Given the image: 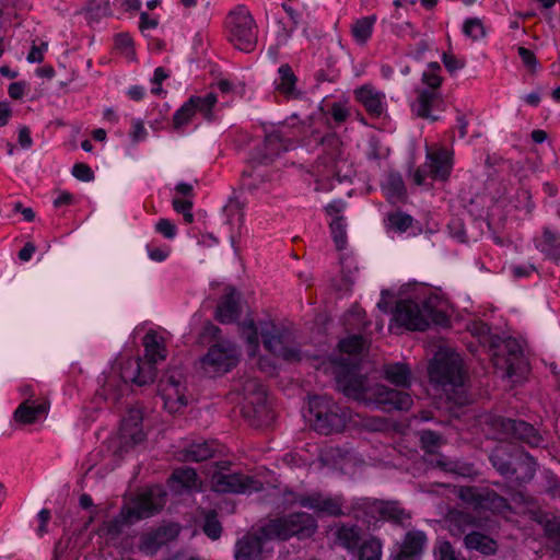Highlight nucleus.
<instances>
[{
  "label": "nucleus",
  "instance_id": "f257e3e1",
  "mask_svg": "<svg viewBox=\"0 0 560 560\" xmlns=\"http://www.w3.org/2000/svg\"><path fill=\"white\" fill-rule=\"evenodd\" d=\"M334 373L338 388L347 397L366 405L375 404L385 411L408 410L412 406V397L407 392L411 385V371L405 363H389L384 366L385 378L401 389L389 388L383 384L370 385L368 378L359 374L358 364L353 362H335Z\"/></svg>",
  "mask_w": 560,
  "mask_h": 560
},
{
  "label": "nucleus",
  "instance_id": "f03ea898",
  "mask_svg": "<svg viewBox=\"0 0 560 560\" xmlns=\"http://www.w3.org/2000/svg\"><path fill=\"white\" fill-rule=\"evenodd\" d=\"M144 360L126 358L119 360V369L113 368L102 386L104 399L117 406L129 392V384L143 386L152 383L156 376L155 365L167 357L165 338L155 330H149L142 340Z\"/></svg>",
  "mask_w": 560,
  "mask_h": 560
},
{
  "label": "nucleus",
  "instance_id": "7ed1b4c3",
  "mask_svg": "<svg viewBox=\"0 0 560 560\" xmlns=\"http://www.w3.org/2000/svg\"><path fill=\"white\" fill-rule=\"evenodd\" d=\"M241 326L250 349V354L255 355L257 353L260 336L264 347L269 353L285 361L300 360V352L294 343L293 330L289 326L273 320L259 322L256 325L253 319L245 320Z\"/></svg>",
  "mask_w": 560,
  "mask_h": 560
},
{
  "label": "nucleus",
  "instance_id": "20e7f679",
  "mask_svg": "<svg viewBox=\"0 0 560 560\" xmlns=\"http://www.w3.org/2000/svg\"><path fill=\"white\" fill-rule=\"evenodd\" d=\"M308 406L314 430L324 435L342 432L352 420L351 411L328 396H314Z\"/></svg>",
  "mask_w": 560,
  "mask_h": 560
},
{
  "label": "nucleus",
  "instance_id": "39448f33",
  "mask_svg": "<svg viewBox=\"0 0 560 560\" xmlns=\"http://www.w3.org/2000/svg\"><path fill=\"white\" fill-rule=\"evenodd\" d=\"M224 31L228 40L237 49L250 52L258 38V26L249 10L238 4L225 16Z\"/></svg>",
  "mask_w": 560,
  "mask_h": 560
},
{
  "label": "nucleus",
  "instance_id": "423d86ee",
  "mask_svg": "<svg viewBox=\"0 0 560 560\" xmlns=\"http://www.w3.org/2000/svg\"><path fill=\"white\" fill-rule=\"evenodd\" d=\"M306 137L305 122H283L265 129L264 152L257 158L259 163H267L282 151L289 150L294 142Z\"/></svg>",
  "mask_w": 560,
  "mask_h": 560
},
{
  "label": "nucleus",
  "instance_id": "0eeeda50",
  "mask_svg": "<svg viewBox=\"0 0 560 560\" xmlns=\"http://www.w3.org/2000/svg\"><path fill=\"white\" fill-rule=\"evenodd\" d=\"M217 104L218 97L212 92L205 95H191L174 113L172 118L173 130L177 133H184L197 114L201 115L207 122H215L218 120Z\"/></svg>",
  "mask_w": 560,
  "mask_h": 560
},
{
  "label": "nucleus",
  "instance_id": "6e6552de",
  "mask_svg": "<svg viewBox=\"0 0 560 560\" xmlns=\"http://www.w3.org/2000/svg\"><path fill=\"white\" fill-rule=\"evenodd\" d=\"M317 528L316 520L308 513L298 512L284 517L270 520L261 526L262 535L268 539L285 540L292 536L310 537Z\"/></svg>",
  "mask_w": 560,
  "mask_h": 560
},
{
  "label": "nucleus",
  "instance_id": "1a4fd4ad",
  "mask_svg": "<svg viewBox=\"0 0 560 560\" xmlns=\"http://www.w3.org/2000/svg\"><path fill=\"white\" fill-rule=\"evenodd\" d=\"M238 361L240 353L235 343L230 340H218L199 359V368L205 375L215 377L232 371Z\"/></svg>",
  "mask_w": 560,
  "mask_h": 560
},
{
  "label": "nucleus",
  "instance_id": "9d476101",
  "mask_svg": "<svg viewBox=\"0 0 560 560\" xmlns=\"http://www.w3.org/2000/svg\"><path fill=\"white\" fill-rule=\"evenodd\" d=\"M165 502L166 493L161 487H149L124 504L121 508L122 518L127 523L133 524L140 520L151 517L163 509Z\"/></svg>",
  "mask_w": 560,
  "mask_h": 560
},
{
  "label": "nucleus",
  "instance_id": "9b49d317",
  "mask_svg": "<svg viewBox=\"0 0 560 560\" xmlns=\"http://www.w3.org/2000/svg\"><path fill=\"white\" fill-rule=\"evenodd\" d=\"M354 518L371 523L378 518L390 521L396 524H404L410 515L400 506L397 501H381L370 498L354 500Z\"/></svg>",
  "mask_w": 560,
  "mask_h": 560
},
{
  "label": "nucleus",
  "instance_id": "f8f14e48",
  "mask_svg": "<svg viewBox=\"0 0 560 560\" xmlns=\"http://www.w3.org/2000/svg\"><path fill=\"white\" fill-rule=\"evenodd\" d=\"M486 423L499 440L520 441L530 446H538L541 438L536 429L522 420H513L501 416H490Z\"/></svg>",
  "mask_w": 560,
  "mask_h": 560
},
{
  "label": "nucleus",
  "instance_id": "ddd939ff",
  "mask_svg": "<svg viewBox=\"0 0 560 560\" xmlns=\"http://www.w3.org/2000/svg\"><path fill=\"white\" fill-rule=\"evenodd\" d=\"M429 376L441 385H462L464 373L460 357L454 352H438L429 364Z\"/></svg>",
  "mask_w": 560,
  "mask_h": 560
},
{
  "label": "nucleus",
  "instance_id": "4468645a",
  "mask_svg": "<svg viewBox=\"0 0 560 560\" xmlns=\"http://www.w3.org/2000/svg\"><path fill=\"white\" fill-rule=\"evenodd\" d=\"M490 462L502 476H512L517 471L516 466L524 468V475L517 477L521 481H527L534 477L536 464L533 457L523 451H516L514 454H508L501 447H498L490 455Z\"/></svg>",
  "mask_w": 560,
  "mask_h": 560
},
{
  "label": "nucleus",
  "instance_id": "2eb2a0df",
  "mask_svg": "<svg viewBox=\"0 0 560 560\" xmlns=\"http://www.w3.org/2000/svg\"><path fill=\"white\" fill-rule=\"evenodd\" d=\"M296 502L301 506L313 510L317 514H326L329 516L350 514L354 516V512H359V510H354V501L349 508L345 504L342 495H324L319 492H313L299 495Z\"/></svg>",
  "mask_w": 560,
  "mask_h": 560
},
{
  "label": "nucleus",
  "instance_id": "dca6fc26",
  "mask_svg": "<svg viewBox=\"0 0 560 560\" xmlns=\"http://www.w3.org/2000/svg\"><path fill=\"white\" fill-rule=\"evenodd\" d=\"M212 488L217 492L250 493L262 489V482L243 472L219 471L212 476Z\"/></svg>",
  "mask_w": 560,
  "mask_h": 560
},
{
  "label": "nucleus",
  "instance_id": "f3484780",
  "mask_svg": "<svg viewBox=\"0 0 560 560\" xmlns=\"http://www.w3.org/2000/svg\"><path fill=\"white\" fill-rule=\"evenodd\" d=\"M458 497L463 502L472 505L476 510H489L493 513H503L509 509L506 499L490 489L460 487Z\"/></svg>",
  "mask_w": 560,
  "mask_h": 560
},
{
  "label": "nucleus",
  "instance_id": "a211bd4d",
  "mask_svg": "<svg viewBox=\"0 0 560 560\" xmlns=\"http://www.w3.org/2000/svg\"><path fill=\"white\" fill-rule=\"evenodd\" d=\"M244 404L242 410L246 417L264 420L269 416L267 393L264 385L256 378H248L244 386Z\"/></svg>",
  "mask_w": 560,
  "mask_h": 560
},
{
  "label": "nucleus",
  "instance_id": "6ab92c4d",
  "mask_svg": "<svg viewBox=\"0 0 560 560\" xmlns=\"http://www.w3.org/2000/svg\"><path fill=\"white\" fill-rule=\"evenodd\" d=\"M180 533V526L176 523L163 524L151 528L140 536L139 550L145 555H155L163 546L175 540Z\"/></svg>",
  "mask_w": 560,
  "mask_h": 560
},
{
  "label": "nucleus",
  "instance_id": "aec40b11",
  "mask_svg": "<svg viewBox=\"0 0 560 560\" xmlns=\"http://www.w3.org/2000/svg\"><path fill=\"white\" fill-rule=\"evenodd\" d=\"M453 150L443 145L427 148L425 167L429 170V176L434 180H447L453 170Z\"/></svg>",
  "mask_w": 560,
  "mask_h": 560
},
{
  "label": "nucleus",
  "instance_id": "412c9836",
  "mask_svg": "<svg viewBox=\"0 0 560 560\" xmlns=\"http://www.w3.org/2000/svg\"><path fill=\"white\" fill-rule=\"evenodd\" d=\"M160 392L165 409L171 413L180 412L187 406L186 386L180 375H170L160 382Z\"/></svg>",
  "mask_w": 560,
  "mask_h": 560
},
{
  "label": "nucleus",
  "instance_id": "4be33fe9",
  "mask_svg": "<svg viewBox=\"0 0 560 560\" xmlns=\"http://www.w3.org/2000/svg\"><path fill=\"white\" fill-rule=\"evenodd\" d=\"M142 420V411L138 407L130 408L122 418L119 429V439L124 448L136 446L145 440Z\"/></svg>",
  "mask_w": 560,
  "mask_h": 560
},
{
  "label": "nucleus",
  "instance_id": "5701e85b",
  "mask_svg": "<svg viewBox=\"0 0 560 560\" xmlns=\"http://www.w3.org/2000/svg\"><path fill=\"white\" fill-rule=\"evenodd\" d=\"M395 319L408 330L423 331L428 328V318L420 304L410 300H402L397 303Z\"/></svg>",
  "mask_w": 560,
  "mask_h": 560
},
{
  "label": "nucleus",
  "instance_id": "b1692460",
  "mask_svg": "<svg viewBox=\"0 0 560 560\" xmlns=\"http://www.w3.org/2000/svg\"><path fill=\"white\" fill-rule=\"evenodd\" d=\"M298 82L299 79L292 67L289 63L281 65L273 80L275 97L287 102L300 98L302 91L298 88Z\"/></svg>",
  "mask_w": 560,
  "mask_h": 560
},
{
  "label": "nucleus",
  "instance_id": "393cba45",
  "mask_svg": "<svg viewBox=\"0 0 560 560\" xmlns=\"http://www.w3.org/2000/svg\"><path fill=\"white\" fill-rule=\"evenodd\" d=\"M354 98L372 118H380L387 109L385 93L371 84H364L355 89Z\"/></svg>",
  "mask_w": 560,
  "mask_h": 560
},
{
  "label": "nucleus",
  "instance_id": "a878e982",
  "mask_svg": "<svg viewBox=\"0 0 560 560\" xmlns=\"http://www.w3.org/2000/svg\"><path fill=\"white\" fill-rule=\"evenodd\" d=\"M49 402L45 398H27L21 402L13 413L15 422L26 425L45 418L48 413Z\"/></svg>",
  "mask_w": 560,
  "mask_h": 560
},
{
  "label": "nucleus",
  "instance_id": "bb28decb",
  "mask_svg": "<svg viewBox=\"0 0 560 560\" xmlns=\"http://www.w3.org/2000/svg\"><path fill=\"white\" fill-rule=\"evenodd\" d=\"M241 314L240 296L235 289L228 287L218 303L215 319L221 324L234 323Z\"/></svg>",
  "mask_w": 560,
  "mask_h": 560
},
{
  "label": "nucleus",
  "instance_id": "cd10ccee",
  "mask_svg": "<svg viewBox=\"0 0 560 560\" xmlns=\"http://www.w3.org/2000/svg\"><path fill=\"white\" fill-rule=\"evenodd\" d=\"M262 540H269L261 533V527L257 532H249L236 544V560H257L262 548Z\"/></svg>",
  "mask_w": 560,
  "mask_h": 560
},
{
  "label": "nucleus",
  "instance_id": "c85d7f7f",
  "mask_svg": "<svg viewBox=\"0 0 560 560\" xmlns=\"http://www.w3.org/2000/svg\"><path fill=\"white\" fill-rule=\"evenodd\" d=\"M427 545V535L421 530H410L405 535L396 560H415Z\"/></svg>",
  "mask_w": 560,
  "mask_h": 560
},
{
  "label": "nucleus",
  "instance_id": "c756f323",
  "mask_svg": "<svg viewBox=\"0 0 560 560\" xmlns=\"http://www.w3.org/2000/svg\"><path fill=\"white\" fill-rule=\"evenodd\" d=\"M442 102L443 98L441 91L421 89L418 90L416 103L417 115L421 118L430 119L432 121L438 120V117L432 115V110L438 108Z\"/></svg>",
  "mask_w": 560,
  "mask_h": 560
},
{
  "label": "nucleus",
  "instance_id": "7c9ffc66",
  "mask_svg": "<svg viewBox=\"0 0 560 560\" xmlns=\"http://www.w3.org/2000/svg\"><path fill=\"white\" fill-rule=\"evenodd\" d=\"M536 248L552 261L560 257V233H556L549 228L542 230L540 237L535 240Z\"/></svg>",
  "mask_w": 560,
  "mask_h": 560
},
{
  "label": "nucleus",
  "instance_id": "2f4dec72",
  "mask_svg": "<svg viewBox=\"0 0 560 560\" xmlns=\"http://www.w3.org/2000/svg\"><path fill=\"white\" fill-rule=\"evenodd\" d=\"M464 544L466 548L486 556L494 555L498 549L495 540L479 532L468 533L464 538Z\"/></svg>",
  "mask_w": 560,
  "mask_h": 560
},
{
  "label": "nucleus",
  "instance_id": "473e14b6",
  "mask_svg": "<svg viewBox=\"0 0 560 560\" xmlns=\"http://www.w3.org/2000/svg\"><path fill=\"white\" fill-rule=\"evenodd\" d=\"M450 533L453 536L460 537L468 529L478 526V520L469 512L454 511L448 516Z\"/></svg>",
  "mask_w": 560,
  "mask_h": 560
},
{
  "label": "nucleus",
  "instance_id": "72a5a7b5",
  "mask_svg": "<svg viewBox=\"0 0 560 560\" xmlns=\"http://www.w3.org/2000/svg\"><path fill=\"white\" fill-rule=\"evenodd\" d=\"M376 21L377 18L374 14L354 21L351 26V35L358 45H365L370 40Z\"/></svg>",
  "mask_w": 560,
  "mask_h": 560
},
{
  "label": "nucleus",
  "instance_id": "f704fd0d",
  "mask_svg": "<svg viewBox=\"0 0 560 560\" xmlns=\"http://www.w3.org/2000/svg\"><path fill=\"white\" fill-rule=\"evenodd\" d=\"M383 190L388 201H400L406 196V187L401 175L389 173L383 184Z\"/></svg>",
  "mask_w": 560,
  "mask_h": 560
},
{
  "label": "nucleus",
  "instance_id": "c9c22d12",
  "mask_svg": "<svg viewBox=\"0 0 560 560\" xmlns=\"http://www.w3.org/2000/svg\"><path fill=\"white\" fill-rule=\"evenodd\" d=\"M218 451V444L214 441H203L191 444L185 452V459L190 462H202L212 457Z\"/></svg>",
  "mask_w": 560,
  "mask_h": 560
},
{
  "label": "nucleus",
  "instance_id": "e433bc0d",
  "mask_svg": "<svg viewBox=\"0 0 560 560\" xmlns=\"http://www.w3.org/2000/svg\"><path fill=\"white\" fill-rule=\"evenodd\" d=\"M336 537L338 542L349 551H353L360 546V528L357 526H340L337 529Z\"/></svg>",
  "mask_w": 560,
  "mask_h": 560
},
{
  "label": "nucleus",
  "instance_id": "4c0bfd02",
  "mask_svg": "<svg viewBox=\"0 0 560 560\" xmlns=\"http://www.w3.org/2000/svg\"><path fill=\"white\" fill-rule=\"evenodd\" d=\"M439 304L440 300L436 296H429L420 305L421 310H423L425 317L428 318V326L430 325V323H434L438 325L446 323L447 316L444 313V311L439 308Z\"/></svg>",
  "mask_w": 560,
  "mask_h": 560
},
{
  "label": "nucleus",
  "instance_id": "58836bf2",
  "mask_svg": "<svg viewBox=\"0 0 560 560\" xmlns=\"http://www.w3.org/2000/svg\"><path fill=\"white\" fill-rule=\"evenodd\" d=\"M506 352L509 353V358L506 359V375L509 377H513L517 374V371L521 369L523 362L521 361L522 357V348L515 340H509L504 346Z\"/></svg>",
  "mask_w": 560,
  "mask_h": 560
},
{
  "label": "nucleus",
  "instance_id": "ea45409f",
  "mask_svg": "<svg viewBox=\"0 0 560 560\" xmlns=\"http://www.w3.org/2000/svg\"><path fill=\"white\" fill-rule=\"evenodd\" d=\"M441 71L442 68L436 61H432L427 66V69L422 72L421 77V82L425 86L423 90L440 91L443 83Z\"/></svg>",
  "mask_w": 560,
  "mask_h": 560
},
{
  "label": "nucleus",
  "instance_id": "a19ab883",
  "mask_svg": "<svg viewBox=\"0 0 560 560\" xmlns=\"http://www.w3.org/2000/svg\"><path fill=\"white\" fill-rule=\"evenodd\" d=\"M382 542L375 537L364 540L357 549L358 560H382Z\"/></svg>",
  "mask_w": 560,
  "mask_h": 560
},
{
  "label": "nucleus",
  "instance_id": "79ce46f5",
  "mask_svg": "<svg viewBox=\"0 0 560 560\" xmlns=\"http://www.w3.org/2000/svg\"><path fill=\"white\" fill-rule=\"evenodd\" d=\"M127 524V521L122 518L120 512L117 517L104 521L102 523V525L98 528V535L115 538L121 533L122 526Z\"/></svg>",
  "mask_w": 560,
  "mask_h": 560
},
{
  "label": "nucleus",
  "instance_id": "37998d69",
  "mask_svg": "<svg viewBox=\"0 0 560 560\" xmlns=\"http://www.w3.org/2000/svg\"><path fill=\"white\" fill-rule=\"evenodd\" d=\"M463 33L472 40H479L487 35L486 27L478 18L467 19L463 25Z\"/></svg>",
  "mask_w": 560,
  "mask_h": 560
},
{
  "label": "nucleus",
  "instance_id": "c03bdc74",
  "mask_svg": "<svg viewBox=\"0 0 560 560\" xmlns=\"http://www.w3.org/2000/svg\"><path fill=\"white\" fill-rule=\"evenodd\" d=\"M172 480L185 488H194L197 486L198 477L192 468L183 467L173 471Z\"/></svg>",
  "mask_w": 560,
  "mask_h": 560
},
{
  "label": "nucleus",
  "instance_id": "a18cd8bd",
  "mask_svg": "<svg viewBox=\"0 0 560 560\" xmlns=\"http://www.w3.org/2000/svg\"><path fill=\"white\" fill-rule=\"evenodd\" d=\"M364 342L362 336L353 335L340 340L339 349L341 353L359 354L364 347Z\"/></svg>",
  "mask_w": 560,
  "mask_h": 560
},
{
  "label": "nucleus",
  "instance_id": "49530a36",
  "mask_svg": "<svg viewBox=\"0 0 560 560\" xmlns=\"http://www.w3.org/2000/svg\"><path fill=\"white\" fill-rule=\"evenodd\" d=\"M387 219L390 228L398 232H406L412 225L413 222L411 215L404 213L401 211L389 213Z\"/></svg>",
  "mask_w": 560,
  "mask_h": 560
},
{
  "label": "nucleus",
  "instance_id": "de8ad7c7",
  "mask_svg": "<svg viewBox=\"0 0 560 560\" xmlns=\"http://www.w3.org/2000/svg\"><path fill=\"white\" fill-rule=\"evenodd\" d=\"M203 532L211 539H218L221 536L222 527L214 511L206 515Z\"/></svg>",
  "mask_w": 560,
  "mask_h": 560
},
{
  "label": "nucleus",
  "instance_id": "09e8293b",
  "mask_svg": "<svg viewBox=\"0 0 560 560\" xmlns=\"http://www.w3.org/2000/svg\"><path fill=\"white\" fill-rule=\"evenodd\" d=\"M420 441L422 448L430 454H433L434 450L442 444L441 435L430 430L421 432Z\"/></svg>",
  "mask_w": 560,
  "mask_h": 560
},
{
  "label": "nucleus",
  "instance_id": "8fccbe9b",
  "mask_svg": "<svg viewBox=\"0 0 560 560\" xmlns=\"http://www.w3.org/2000/svg\"><path fill=\"white\" fill-rule=\"evenodd\" d=\"M334 240L339 249L343 247L346 242V224L343 217L334 218L329 224Z\"/></svg>",
  "mask_w": 560,
  "mask_h": 560
},
{
  "label": "nucleus",
  "instance_id": "3c124183",
  "mask_svg": "<svg viewBox=\"0 0 560 560\" xmlns=\"http://www.w3.org/2000/svg\"><path fill=\"white\" fill-rule=\"evenodd\" d=\"M173 208L177 213L183 214L184 221L186 223H191L194 221V215L191 213L192 209V200L189 198H174L173 199Z\"/></svg>",
  "mask_w": 560,
  "mask_h": 560
},
{
  "label": "nucleus",
  "instance_id": "603ef678",
  "mask_svg": "<svg viewBox=\"0 0 560 560\" xmlns=\"http://www.w3.org/2000/svg\"><path fill=\"white\" fill-rule=\"evenodd\" d=\"M312 136H314L316 141H322L324 145L330 147L332 149L331 152V160L336 161L341 158L342 154V142L336 135H328L327 137H320L315 136L312 132Z\"/></svg>",
  "mask_w": 560,
  "mask_h": 560
},
{
  "label": "nucleus",
  "instance_id": "864d4df0",
  "mask_svg": "<svg viewBox=\"0 0 560 560\" xmlns=\"http://www.w3.org/2000/svg\"><path fill=\"white\" fill-rule=\"evenodd\" d=\"M218 340H225L221 337V329L214 324L208 322L199 335V341L215 343Z\"/></svg>",
  "mask_w": 560,
  "mask_h": 560
},
{
  "label": "nucleus",
  "instance_id": "5fc2aeb1",
  "mask_svg": "<svg viewBox=\"0 0 560 560\" xmlns=\"http://www.w3.org/2000/svg\"><path fill=\"white\" fill-rule=\"evenodd\" d=\"M115 48L126 56L133 55V40L128 33H119L114 38Z\"/></svg>",
  "mask_w": 560,
  "mask_h": 560
},
{
  "label": "nucleus",
  "instance_id": "6e6d98bb",
  "mask_svg": "<svg viewBox=\"0 0 560 560\" xmlns=\"http://www.w3.org/2000/svg\"><path fill=\"white\" fill-rule=\"evenodd\" d=\"M357 417L360 418V421L351 420L355 425H361L362 428L369 430V431H381L385 428L386 422L382 418L377 417H361L360 415H357Z\"/></svg>",
  "mask_w": 560,
  "mask_h": 560
},
{
  "label": "nucleus",
  "instance_id": "4d7b16f0",
  "mask_svg": "<svg viewBox=\"0 0 560 560\" xmlns=\"http://www.w3.org/2000/svg\"><path fill=\"white\" fill-rule=\"evenodd\" d=\"M435 560H458L456 552L448 541L440 542L434 549Z\"/></svg>",
  "mask_w": 560,
  "mask_h": 560
},
{
  "label": "nucleus",
  "instance_id": "13d9d810",
  "mask_svg": "<svg viewBox=\"0 0 560 560\" xmlns=\"http://www.w3.org/2000/svg\"><path fill=\"white\" fill-rule=\"evenodd\" d=\"M75 196L68 190H57L56 197L52 200L55 209L67 208L75 205Z\"/></svg>",
  "mask_w": 560,
  "mask_h": 560
},
{
  "label": "nucleus",
  "instance_id": "bf43d9fd",
  "mask_svg": "<svg viewBox=\"0 0 560 560\" xmlns=\"http://www.w3.org/2000/svg\"><path fill=\"white\" fill-rule=\"evenodd\" d=\"M327 113L337 125L345 122L350 115L348 108L341 103H332Z\"/></svg>",
  "mask_w": 560,
  "mask_h": 560
},
{
  "label": "nucleus",
  "instance_id": "052dcab7",
  "mask_svg": "<svg viewBox=\"0 0 560 560\" xmlns=\"http://www.w3.org/2000/svg\"><path fill=\"white\" fill-rule=\"evenodd\" d=\"M155 231L167 240H173L177 234L175 224L168 219H160L155 224Z\"/></svg>",
  "mask_w": 560,
  "mask_h": 560
},
{
  "label": "nucleus",
  "instance_id": "680f3d73",
  "mask_svg": "<svg viewBox=\"0 0 560 560\" xmlns=\"http://www.w3.org/2000/svg\"><path fill=\"white\" fill-rule=\"evenodd\" d=\"M71 173L77 179L82 182H91L94 179V172L85 163H75Z\"/></svg>",
  "mask_w": 560,
  "mask_h": 560
},
{
  "label": "nucleus",
  "instance_id": "e2e57ef3",
  "mask_svg": "<svg viewBox=\"0 0 560 560\" xmlns=\"http://www.w3.org/2000/svg\"><path fill=\"white\" fill-rule=\"evenodd\" d=\"M442 62L447 69L448 72H454L464 68L465 61L463 59H458L453 52L446 51L442 55Z\"/></svg>",
  "mask_w": 560,
  "mask_h": 560
},
{
  "label": "nucleus",
  "instance_id": "0e129e2a",
  "mask_svg": "<svg viewBox=\"0 0 560 560\" xmlns=\"http://www.w3.org/2000/svg\"><path fill=\"white\" fill-rule=\"evenodd\" d=\"M129 135L133 142H140L147 138L148 132H147L144 124L141 119H132L131 120V129H130Z\"/></svg>",
  "mask_w": 560,
  "mask_h": 560
},
{
  "label": "nucleus",
  "instance_id": "69168bd1",
  "mask_svg": "<svg viewBox=\"0 0 560 560\" xmlns=\"http://www.w3.org/2000/svg\"><path fill=\"white\" fill-rule=\"evenodd\" d=\"M517 52H518L520 58L522 59V62L524 63V66L526 68H528L529 70L536 69V67L538 65V60H537L535 54L530 49L521 46V47H518Z\"/></svg>",
  "mask_w": 560,
  "mask_h": 560
},
{
  "label": "nucleus",
  "instance_id": "338daca9",
  "mask_svg": "<svg viewBox=\"0 0 560 560\" xmlns=\"http://www.w3.org/2000/svg\"><path fill=\"white\" fill-rule=\"evenodd\" d=\"M48 45L47 43H42L39 46L33 44L28 55H27V61L28 62H42L44 60V54L47 50Z\"/></svg>",
  "mask_w": 560,
  "mask_h": 560
},
{
  "label": "nucleus",
  "instance_id": "774afa93",
  "mask_svg": "<svg viewBox=\"0 0 560 560\" xmlns=\"http://www.w3.org/2000/svg\"><path fill=\"white\" fill-rule=\"evenodd\" d=\"M149 257L158 262L164 261L170 255V248L167 246L164 247H155L152 245L148 246Z\"/></svg>",
  "mask_w": 560,
  "mask_h": 560
}]
</instances>
